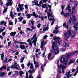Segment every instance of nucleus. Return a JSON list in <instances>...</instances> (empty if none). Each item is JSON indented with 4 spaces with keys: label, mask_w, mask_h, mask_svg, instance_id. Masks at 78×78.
Instances as JSON below:
<instances>
[{
    "label": "nucleus",
    "mask_w": 78,
    "mask_h": 78,
    "mask_svg": "<svg viewBox=\"0 0 78 78\" xmlns=\"http://www.w3.org/2000/svg\"><path fill=\"white\" fill-rule=\"evenodd\" d=\"M78 53V50H76L72 53L68 52V54H67L66 55L65 58L61 57L60 58V62L61 63L64 64H61L60 65H58L57 66L58 69H59L62 68V70L66 69V66H67V62H68V61H69V58H70V57L72 56V55H73L74 53Z\"/></svg>",
    "instance_id": "nucleus-1"
},
{
    "label": "nucleus",
    "mask_w": 78,
    "mask_h": 78,
    "mask_svg": "<svg viewBox=\"0 0 78 78\" xmlns=\"http://www.w3.org/2000/svg\"><path fill=\"white\" fill-rule=\"evenodd\" d=\"M56 43L58 44L59 45H60V41H55V42H53L52 44V48L55 51V55H57L59 53V51L58 50H59V48L56 46Z\"/></svg>",
    "instance_id": "nucleus-2"
},
{
    "label": "nucleus",
    "mask_w": 78,
    "mask_h": 78,
    "mask_svg": "<svg viewBox=\"0 0 78 78\" xmlns=\"http://www.w3.org/2000/svg\"><path fill=\"white\" fill-rule=\"evenodd\" d=\"M72 33L71 30L69 29L67 32L65 33L64 34V39L65 41H69V35H70Z\"/></svg>",
    "instance_id": "nucleus-3"
},
{
    "label": "nucleus",
    "mask_w": 78,
    "mask_h": 78,
    "mask_svg": "<svg viewBox=\"0 0 78 78\" xmlns=\"http://www.w3.org/2000/svg\"><path fill=\"white\" fill-rule=\"evenodd\" d=\"M26 16H27V17L28 19H30V18L31 17V16H33V17H35V18H37V17H39V16L36 15V12H34L33 13V14H27L26 15Z\"/></svg>",
    "instance_id": "nucleus-4"
},
{
    "label": "nucleus",
    "mask_w": 78,
    "mask_h": 78,
    "mask_svg": "<svg viewBox=\"0 0 78 78\" xmlns=\"http://www.w3.org/2000/svg\"><path fill=\"white\" fill-rule=\"evenodd\" d=\"M28 44H27V45L25 47V45L24 44H22L20 45V48L22 49V50H26L27 48H28Z\"/></svg>",
    "instance_id": "nucleus-5"
},
{
    "label": "nucleus",
    "mask_w": 78,
    "mask_h": 78,
    "mask_svg": "<svg viewBox=\"0 0 78 78\" xmlns=\"http://www.w3.org/2000/svg\"><path fill=\"white\" fill-rule=\"evenodd\" d=\"M8 2L6 3L5 4L6 7H8L9 6H11L12 5V2L11 1H12V0H7Z\"/></svg>",
    "instance_id": "nucleus-6"
},
{
    "label": "nucleus",
    "mask_w": 78,
    "mask_h": 78,
    "mask_svg": "<svg viewBox=\"0 0 78 78\" xmlns=\"http://www.w3.org/2000/svg\"><path fill=\"white\" fill-rule=\"evenodd\" d=\"M55 30H54L53 32L54 34H55V33H56V34H57L59 33V30H57L59 29V27H55Z\"/></svg>",
    "instance_id": "nucleus-7"
},
{
    "label": "nucleus",
    "mask_w": 78,
    "mask_h": 78,
    "mask_svg": "<svg viewBox=\"0 0 78 78\" xmlns=\"http://www.w3.org/2000/svg\"><path fill=\"white\" fill-rule=\"evenodd\" d=\"M32 3L34 4V5H36L37 6H39V5L38 4V1L34 0L32 1Z\"/></svg>",
    "instance_id": "nucleus-8"
},
{
    "label": "nucleus",
    "mask_w": 78,
    "mask_h": 78,
    "mask_svg": "<svg viewBox=\"0 0 78 78\" xmlns=\"http://www.w3.org/2000/svg\"><path fill=\"white\" fill-rule=\"evenodd\" d=\"M31 28H32V29H30V28H27L26 29L28 31H32L34 29V26H31Z\"/></svg>",
    "instance_id": "nucleus-9"
},
{
    "label": "nucleus",
    "mask_w": 78,
    "mask_h": 78,
    "mask_svg": "<svg viewBox=\"0 0 78 78\" xmlns=\"http://www.w3.org/2000/svg\"><path fill=\"white\" fill-rule=\"evenodd\" d=\"M23 5H24L23 4H20V3H19L18 7H19V9H20V11H22V7H23Z\"/></svg>",
    "instance_id": "nucleus-10"
},
{
    "label": "nucleus",
    "mask_w": 78,
    "mask_h": 78,
    "mask_svg": "<svg viewBox=\"0 0 78 78\" xmlns=\"http://www.w3.org/2000/svg\"><path fill=\"white\" fill-rule=\"evenodd\" d=\"M47 14H48V18H49L50 16L51 17H54V16H53L52 14L49 12H48Z\"/></svg>",
    "instance_id": "nucleus-11"
},
{
    "label": "nucleus",
    "mask_w": 78,
    "mask_h": 78,
    "mask_svg": "<svg viewBox=\"0 0 78 78\" xmlns=\"http://www.w3.org/2000/svg\"><path fill=\"white\" fill-rule=\"evenodd\" d=\"M6 66H2V67L0 68V70H6Z\"/></svg>",
    "instance_id": "nucleus-12"
},
{
    "label": "nucleus",
    "mask_w": 78,
    "mask_h": 78,
    "mask_svg": "<svg viewBox=\"0 0 78 78\" xmlns=\"http://www.w3.org/2000/svg\"><path fill=\"white\" fill-rule=\"evenodd\" d=\"M16 32H11L10 34V35L11 36H14L16 34Z\"/></svg>",
    "instance_id": "nucleus-13"
},
{
    "label": "nucleus",
    "mask_w": 78,
    "mask_h": 78,
    "mask_svg": "<svg viewBox=\"0 0 78 78\" xmlns=\"http://www.w3.org/2000/svg\"><path fill=\"white\" fill-rule=\"evenodd\" d=\"M73 9L74 11H75V7H73L72 8V12L70 13V14L71 16H73Z\"/></svg>",
    "instance_id": "nucleus-14"
},
{
    "label": "nucleus",
    "mask_w": 78,
    "mask_h": 78,
    "mask_svg": "<svg viewBox=\"0 0 78 78\" xmlns=\"http://www.w3.org/2000/svg\"><path fill=\"white\" fill-rule=\"evenodd\" d=\"M10 16L12 19H14V15H13V14H12V11H10Z\"/></svg>",
    "instance_id": "nucleus-15"
},
{
    "label": "nucleus",
    "mask_w": 78,
    "mask_h": 78,
    "mask_svg": "<svg viewBox=\"0 0 78 78\" xmlns=\"http://www.w3.org/2000/svg\"><path fill=\"white\" fill-rule=\"evenodd\" d=\"M53 39L54 41H56V40H59L60 38L59 37H55L53 38Z\"/></svg>",
    "instance_id": "nucleus-16"
},
{
    "label": "nucleus",
    "mask_w": 78,
    "mask_h": 78,
    "mask_svg": "<svg viewBox=\"0 0 78 78\" xmlns=\"http://www.w3.org/2000/svg\"><path fill=\"white\" fill-rule=\"evenodd\" d=\"M46 66V63H45L43 65H42L41 66V70L42 71L44 70V69H43V68H44V67H45V66Z\"/></svg>",
    "instance_id": "nucleus-17"
},
{
    "label": "nucleus",
    "mask_w": 78,
    "mask_h": 78,
    "mask_svg": "<svg viewBox=\"0 0 78 78\" xmlns=\"http://www.w3.org/2000/svg\"><path fill=\"white\" fill-rule=\"evenodd\" d=\"M9 25H11V26H12L13 25V22H12L11 20L9 21Z\"/></svg>",
    "instance_id": "nucleus-18"
},
{
    "label": "nucleus",
    "mask_w": 78,
    "mask_h": 78,
    "mask_svg": "<svg viewBox=\"0 0 78 78\" xmlns=\"http://www.w3.org/2000/svg\"><path fill=\"white\" fill-rule=\"evenodd\" d=\"M4 75H5V72H2L0 74V76H3Z\"/></svg>",
    "instance_id": "nucleus-19"
},
{
    "label": "nucleus",
    "mask_w": 78,
    "mask_h": 78,
    "mask_svg": "<svg viewBox=\"0 0 78 78\" xmlns=\"http://www.w3.org/2000/svg\"><path fill=\"white\" fill-rule=\"evenodd\" d=\"M73 27L74 28H76V31H77V30H78V25H74L73 26Z\"/></svg>",
    "instance_id": "nucleus-20"
},
{
    "label": "nucleus",
    "mask_w": 78,
    "mask_h": 78,
    "mask_svg": "<svg viewBox=\"0 0 78 78\" xmlns=\"http://www.w3.org/2000/svg\"><path fill=\"white\" fill-rule=\"evenodd\" d=\"M34 70V69H33L32 71L31 69H30L28 71V72L29 73H30V74H31V73H33V72Z\"/></svg>",
    "instance_id": "nucleus-21"
},
{
    "label": "nucleus",
    "mask_w": 78,
    "mask_h": 78,
    "mask_svg": "<svg viewBox=\"0 0 78 78\" xmlns=\"http://www.w3.org/2000/svg\"><path fill=\"white\" fill-rule=\"evenodd\" d=\"M70 71H69L68 72H66V75H67V76H68L69 77V75H70Z\"/></svg>",
    "instance_id": "nucleus-22"
},
{
    "label": "nucleus",
    "mask_w": 78,
    "mask_h": 78,
    "mask_svg": "<svg viewBox=\"0 0 78 78\" xmlns=\"http://www.w3.org/2000/svg\"><path fill=\"white\" fill-rule=\"evenodd\" d=\"M47 6V4H45L44 5L43 4L42 5V8L43 9L45 8Z\"/></svg>",
    "instance_id": "nucleus-23"
},
{
    "label": "nucleus",
    "mask_w": 78,
    "mask_h": 78,
    "mask_svg": "<svg viewBox=\"0 0 78 78\" xmlns=\"http://www.w3.org/2000/svg\"><path fill=\"white\" fill-rule=\"evenodd\" d=\"M70 16V14L69 13H66L64 15V17H67V16Z\"/></svg>",
    "instance_id": "nucleus-24"
},
{
    "label": "nucleus",
    "mask_w": 78,
    "mask_h": 78,
    "mask_svg": "<svg viewBox=\"0 0 78 78\" xmlns=\"http://www.w3.org/2000/svg\"><path fill=\"white\" fill-rule=\"evenodd\" d=\"M8 10V8H6L4 9V10H3V14H4V13H5L6 12V11Z\"/></svg>",
    "instance_id": "nucleus-25"
},
{
    "label": "nucleus",
    "mask_w": 78,
    "mask_h": 78,
    "mask_svg": "<svg viewBox=\"0 0 78 78\" xmlns=\"http://www.w3.org/2000/svg\"><path fill=\"white\" fill-rule=\"evenodd\" d=\"M31 22V23L32 25V26H33L34 25V21L33 20H30L29 21V22Z\"/></svg>",
    "instance_id": "nucleus-26"
},
{
    "label": "nucleus",
    "mask_w": 78,
    "mask_h": 78,
    "mask_svg": "<svg viewBox=\"0 0 78 78\" xmlns=\"http://www.w3.org/2000/svg\"><path fill=\"white\" fill-rule=\"evenodd\" d=\"M48 30V27H46V28H44L43 29V31L44 32H45L46 31H47Z\"/></svg>",
    "instance_id": "nucleus-27"
},
{
    "label": "nucleus",
    "mask_w": 78,
    "mask_h": 78,
    "mask_svg": "<svg viewBox=\"0 0 78 78\" xmlns=\"http://www.w3.org/2000/svg\"><path fill=\"white\" fill-rule=\"evenodd\" d=\"M23 17H19L18 18V20H20V22H21L22 20H23Z\"/></svg>",
    "instance_id": "nucleus-28"
},
{
    "label": "nucleus",
    "mask_w": 78,
    "mask_h": 78,
    "mask_svg": "<svg viewBox=\"0 0 78 78\" xmlns=\"http://www.w3.org/2000/svg\"><path fill=\"white\" fill-rule=\"evenodd\" d=\"M75 62V60H73L72 59H71L70 60V61L69 62L71 64H72L73 63H74Z\"/></svg>",
    "instance_id": "nucleus-29"
},
{
    "label": "nucleus",
    "mask_w": 78,
    "mask_h": 78,
    "mask_svg": "<svg viewBox=\"0 0 78 78\" xmlns=\"http://www.w3.org/2000/svg\"><path fill=\"white\" fill-rule=\"evenodd\" d=\"M4 56H5V54H4V53H2L1 56V59L2 60L3 59V58L4 57Z\"/></svg>",
    "instance_id": "nucleus-30"
},
{
    "label": "nucleus",
    "mask_w": 78,
    "mask_h": 78,
    "mask_svg": "<svg viewBox=\"0 0 78 78\" xmlns=\"http://www.w3.org/2000/svg\"><path fill=\"white\" fill-rule=\"evenodd\" d=\"M52 55V54H51V53H50L48 55V59H50V57H51V56Z\"/></svg>",
    "instance_id": "nucleus-31"
},
{
    "label": "nucleus",
    "mask_w": 78,
    "mask_h": 78,
    "mask_svg": "<svg viewBox=\"0 0 78 78\" xmlns=\"http://www.w3.org/2000/svg\"><path fill=\"white\" fill-rule=\"evenodd\" d=\"M73 19L74 22H76V17H75V16H73Z\"/></svg>",
    "instance_id": "nucleus-32"
},
{
    "label": "nucleus",
    "mask_w": 78,
    "mask_h": 78,
    "mask_svg": "<svg viewBox=\"0 0 78 78\" xmlns=\"http://www.w3.org/2000/svg\"><path fill=\"white\" fill-rule=\"evenodd\" d=\"M76 36V33L75 32H74L73 33V34L72 35H71L70 37H74V36Z\"/></svg>",
    "instance_id": "nucleus-33"
},
{
    "label": "nucleus",
    "mask_w": 78,
    "mask_h": 78,
    "mask_svg": "<svg viewBox=\"0 0 78 78\" xmlns=\"http://www.w3.org/2000/svg\"><path fill=\"white\" fill-rule=\"evenodd\" d=\"M23 74V72L21 71L20 72V76H22Z\"/></svg>",
    "instance_id": "nucleus-34"
},
{
    "label": "nucleus",
    "mask_w": 78,
    "mask_h": 78,
    "mask_svg": "<svg viewBox=\"0 0 78 78\" xmlns=\"http://www.w3.org/2000/svg\"><path fill=\"white\" fill-rule=\"evenodd\" d=\"M20 44H21V45H23V44H27V43L26 42H20Z\"/></svg>",
    "instance_id": "nucleus-35"
},
{
    "label": "nucleus",
    "mask_w": 78,
    "mask_h": 78,
    "mask_svg": "<svg viewBox=\"0 0 78 78\" xmlns=\"http://www.w3.org/2000/svg\"><path fill=\"white\" fill-rule=\"evenodd\" d=\"M36 37V34H35L33 37V38L31 39V40H33L34 38Z\"/></svg>",
    "instance_id": "nucleus-36"
},
{
    "label": "nucleus",
    "mask_w": 78,
    "mask_h": 78,
    "mask_svg": "<svg viewBox=\"0 0 78 78\" xmlns=\"http://www.w3.org/2000/svg\"><path fill=\"white\" fill-rule=\"evenodd\" d=\"M5 23L4 21H2L1 22H0V25H3V23Z\"/></svg>",
    "instance_id": "nucleus-37"
},
{
    "label": "nucleus",
    "mask_w": 78,
    "mask_h": 78,
    "mask_svg": "<svg viewBox=\"0 0 78 78\" xmlns=\"http://www.w3.org/2000/svg\"><path fill=\"white\" fill-rule=\"evenodd\" d=\"M70 8H71V7H70V4H69L68 6L66 7V9H69Z\"/></svg>",
    "instance_id": "nucleus-38"
},
{
    "label": "nucleus",
    "mask_w": 78,
    "mask_h": 78,
    "mask_svg": "<svg viewBox=\"0 0 78 78\" xmlns=\"http://www.w3.org/2000/svg\"><path fill=\"white\" fill-rule=\"evenodd\" d=\"M41 23H39L37 25V28H40V27H41Z\"/></svg>",
    "instance_id": "nucleus-39"
},
{
    "label": "nucleus",
    "mask_w": 78,
    "mask_h": 78,
    "mask_svg": "<svg viewBox=\"0 0 78 78\" xmlns=\"http://www.w3.org/2000/svg\"><path fill=\"white\" fill-rule=\"evenodd\" d=\"M37 42V40H35V39H34L33 41H32V42L33 44L34 42Z\"/></svg>",
    "instance_id": "nucleus-40"
},
{
    "label": "nucleus",
    "mask_w": 78,
    "mask_h": 78,
    "mask_svg": "<svg viewBox=\"0 0 78 78\" xmlns=\"http://www.w3.org/2000/svg\"><path fill=\"white\" fill-rule=\"evenodd\" d=\"M69 22L70 23H71L72 22V19L71 18V17H70L69 19Z\"/></svg>",
    "instance_id": "nucleus-41"
},
{
    "label": "nucleus",
    "mask_w": 78,
    "mask_h": 78,
    "mask_svg": "<svg viewBox=\"0 0 78 78\" xmlns=\"http://www.w3.org/2000/svg\"><path fill=\"white\" fill-rule=\"evenodd\" d=\"M15 67V66L11 65L10 67L11 69H14Z\"/></svg>",
    "instance_id": "nucleus-42"
},
{
    "label": "nucleus",
    "mask_w": 78,
    "mask_h": 78,
    "mask_svg": "<svg viewBox=\"0 0 78 78\" xmlns=\"http://www.w3.org/2000/svg\"><path fill=\"white\" fill-rule=\"evenodd\" d=\"M15 24L16 25V23H17V19L15 18Z\"/></svg>",
    "instance_id": "nucleus-43"
},
{
    "label": "nucleus",
    "mask_w": 78,
    "mask_h": 78,
    "mask_svg": "<svg viewBox=\"0 0 78 78\" xmlns=\"http://www.w3.org/2000/svg\"><path fill=\"white\" fill-rule=\"evenodd\" d=\"M4 31V29L2 28H1L0 30V33H1V32H3Z\"/></svg>",
    "instance_id": "nucleus-44"
},
{
    "label": "nucleus",
    "mask_w": 78,
    "mask_h": 78,
    "mask_svg": "<svg viewBox=\"0 0 78 78\" xmlns=\"http://www.w3.org/2000/svg\"><path fill=\"white\" fill-rule=\"evenodd\" d=\"M61 7L62 8V11H63L64 10V5H61Z\"/></svg>",
    "instance_id": "nucleus-45"
},
{
    "label": "nucleus",
    "mask_w": 78,
    "mask_h": 78,
    "mask_svg": "<svg viewBox=\"0 0 78 78\" xmlns=\"http://www.w3.org/2000/svg\"><path fill=\"white\" fill-rule=\"evenodd\" d=\"M14 42L15 44H19L20 43V42L18 41H15Z\"/></svg>",
    "instance_id": "nucleus-46"
},
{
    "label": "nucleus",
    "mask_w": 78,
    "mask_h": 78,
    "mask_svg": "<svg viewBox=\"0 0 78 78\" xmlns=\"http://www.w3.org/2000/svg\"><path fill=\"white\" fill-rule=\"evenodd\" d=\"M26 77L27 78H28V72H26Z\"/></svg>",
    "instance_id": "nucleus-47"
},
{
    "label": "nucleus",
    "mask_w": 78,
    "mask_h": 78,
    "mask_svg": "<svg viewBox=\"0 0 78 78\" xmlns=\"http://www.w3.org/2000/svg\"><path fill=\"white\" fill-rule=\"evenodd\" d=\"M48 37L47 35H45L43 37V39H46V37Z\"/></svg>",
    "instance_id": "nucleus-48"
},
{
    "label": "nucleus",
    "mask_w": 78,
    "mask_h": 78,
    "mask_svg": "<svg viewBox=\"0 0 78 78\" xmlns=\"http://www.w3.org/2000/svg\"><path fill=\"white\" fill-rule=\"evenodd\" d=\"M66 42H64L63 43V47H66Z\"/></svg>",
    "instance_id": "nucleus-49"
},
{
    "label": "nucleus",
    "mask_w": 78,
    "mask_h": 78,
    "mask_svg": "<svg viewBox=\"0 0 78 78\" xmlns=\"http://www.w3.org/2000/svg\"><path fill=\"white\" fill-rule=\"evenodd\" d=\"M30 62H29L27 63V67H30Z\"/></svg>",
    "instance_id": "nucleus-50"
},
{
    "label": "nucleus",
    "mask_w": 78,
    "mask_h": 78,
    "mask_svg": "<svg viewBox=\"0 0 78 78\" xmlns=\"http://www.w3.org/2000/svg\"><path fill=\"white\" fill-rule=\"evenodd\" d=\"M28 78H34V77H33V76H32L29 75Z\"/></svg>",
    "instance_id": "nucleus-51"
},
{
    "label": "nucleus",
    "mask_w": 78,
    "mask_h": 78,
    "mask_svg": "<svg viewBox=\"0 0 78 78\" xmlns=\"http://www.w3.org/2000/svg\"><path fill=\"white\" fill-rule=\"evenodd\" d=\"M42 3H43V2H42V1H41L39 2V5L41 6L42 5Z\"/></svg>",
    "instance_id": "nucleus-52"
},
{
    "label": "nucleus",
    "mask_w": 78,
    "mask_h": 78,
    "mask_svg": "<svg viewBox=\"0 0 78 78\" xmlns=\"http://www.w3.org/2000/svg\"><path fill=\"white\" fill-rule=\"evenodd\" d=\"M6 33L5 32H2V34L3 35V36H5V34Z\"/></svg>",
    "instance_id": "nucleus-53"
},
{
    "label": "nucleus",
    "mask_w": 78,
    "mask_h": 78,
    "mask_svg": "<svg viewBox=\"0 0 78 78\" xmlns=\"http://www.w3.org/2000/svg\"><path fill=\"white\" fill-rule=\"evenodd\" d=\"M0 3H1V5H2L3 4V1H2V0H1L0 1Z\"/></svg>",
    "instance_id": "nucleus-54"
},
{
    "label": "nucleus",
    "mask_w": 78,
    "mask_h": 78,
    "mask_svg": "<svg viewBox=\"0 0 78 78\" xmlns=\"http://www.w3.org/2000/svg\"><path fill=\"white\" fill-rule=\"evenodd\" d=\"M61 15H63L64 14V11L63 10H62L61 12Z\"/></svg>",
    "instance_id": "nucleus-55"
},
{
    "label": "nucleus",
    "mask_w": 78,
    "mask_h": 78,
    "mask_svg": "<svg viewBox=\"0 0 78 78\" xmlns=\"http://www.w3.org/2000/svg\"><path fill=\"white\" fill-rule=\"evenodd\" d=\"M21 67L23 69H24V64H22L21 65Z\"/></svg>",
    "instance_id": "nucleus-56"
},
{
    "label": "nucleus",
    "mask_w": 78,
    "mask_h": 78,
    "mask_svg": "<svg viewBox=\"0 0 78 78\" xmlns=\"http://www.w3.org/2000/svg\"><path fill=\"white\" fill-rule=\"evenodd\" d=\"M35 67L36 68L39 67V65H38L37 64L35 65Z\"/></svg>",
    "instance_id": "nucleus-57"
},
{
    "label": "nucleus",
    "mask_w": 78,
    "mask_h": 78,
    "mask_svg": "<svg viewBox=\"0 0 78 78\" xmlns=\"http://www.w3.org/2000/svg\"><path fill=\"white\" fill-rule=\"evenodd\" d=\"M66 23H64L63 24V26L64 27H66Z\"/></svg>",
    "instance_id": "nucleus-58"
},
{
    "label": "nucleus",
    "mask_w": 78,
    "mask_h": 78,
    "mask_svg": "<svg viewBox=\"0 0 78 78\" xmlns=\"http://www.w3.org/2000/svg\"><path fill=\"white\" fill-rule=\"evenodd\" d=\"M68 11L69 12H71V9H68Z\"/></svg>",
    "instance_id": "nucleus-59"
},
{
    "label": "nucleus",
    "mask_w": 78,
    "mask_h": 78,
    "mask_svg": "<svg viewBox=\"0 0 78 78\" xmlns=\"http://www.w3.org/2000/svg\"><path fill=\"white\" fill-rule=\"evenodd\" d=\"M16 11H18V12H20V9L18 8H16Z\"/></svg>",
    "instance_id": "nucleus-60"
},
{
    "label": "nucleus",
    "mask_w": 78,
    "mask_h": 78,
    "mask_svg": "<svg viewBox=\"0 0 78 78\" xmlns=\"http://www.w3.org/2000/svg\"><path fill=\"white\" fill-rule=\"evenodd\" d=\"M23 22H22V23L23 24H25L26 23V21L25 20H23Z\"/></svg>",
    "instance_id": "nucleus-61"
},
{
    "label": "nucleus",
    "mask_w": 78,
    "mask_h": 78,
    "mask_svg": "<svg viewBox=\"0 0 78 78\" xmlns=\"http://www.w3.org/2000/svg\"><path fill=\"white\" fill-rule=\"evenodd\" d=\"M11 75V72H9L8 73V75H9V76H10Z\"/></svg>",
    "instance_id": "nucleus-62"
},
{
    "label": "nucleus",
    "mask_w": 78,
    "mask_h": 78,
    "mask_svg": "<svg viewBox=\"0 0 78 78\" xmlns=\"http://www.w3.org/2000/svg\"><path fill=\"white\" fill-rule=\"evenodd\" d=\"M30 69H33V66H30Z\"/></svg>",
    "instance_id": "nucleus-63"
},
{
    "label": "nucleus",
    "mask_w": 78,
    "mask_h": 78,
    "mask_svg": "<svg viewBox=\"0 0 78 78\" xmlns=\"http://www.w3.org/2000/svg\"><path fill=\"white\" fill-rule=\"evenodd\" d=\"M19 55V51H17L15 54V55Z\"/></svg>",
    "instance_id": "nucleus-64"
}]
</instances>
